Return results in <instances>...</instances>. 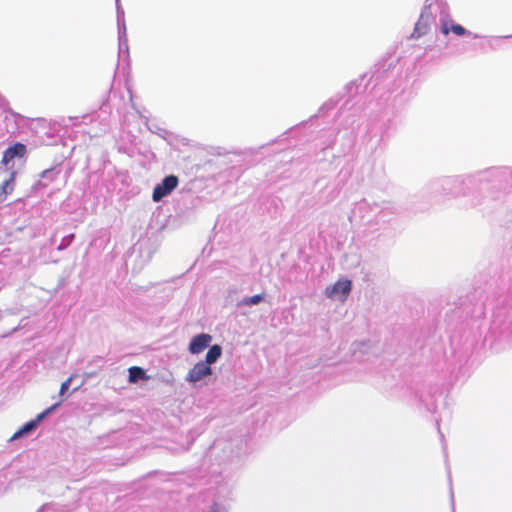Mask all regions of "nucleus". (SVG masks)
Returning a JSON list of instances; mask_svg holds the SVG:
<instances>
[{
    "mask_svg": "<svg viewBox=\"0 0 512 512\" xmlns=\"http://www.w3.org/2000/svg\"><path fill=\"white\" fill-rule=\"evenodd\" d=\"M128 381L130 383H137L140 380H147L148 376L145 370L139 366H132L128 369Z\"/></svg>",
    "mask_w": 512,
    "mask_h": 512,
    "instance_id": "11",
    "label": "nucleus"
},
{
    "mask_svg": "<svg viewBox=\"0 0 512 512\" xmlns=\"http://www.w3.org/2000/svg\"><path fill=\"white\" fill-rule=\"evenodd\" d=\"M431 17L432 13L430 11V5H425L420 14L419 20L415 24L414 31L411 35L413 38H419L428 32Z\"/></svg>",
    "mask_w": 512,
    "mask_h": 512,
    "instance_id": "5",
    "label": "nucleus"
},
{
    "mask_svg": "<svg viewBox=\"0 0 512 512\" xmlns=\"http://www.w3.org/2000/svg\"><path fill=\"white\" fill-rule=\"evenodd\" d=\"M74 238V235L73 234H70L68 236H65L63 239H62V242L60 243V245L58 246V250H64L66 249L72 242Z\"/></svg>",
    "mask_w": 512,
    "mask_h": 512,
    "instance_id": "16",
    "label": "nucleus"
},
{
    "mask_svg": "<svg viewBox=\"0 0 512 512\" xmlns=\"http://www.w3.org/2000/svg\"><path fill=\"white\" fill-rule=\"evenodd\" d=\"M57 175V172H55L54 168L46 169L41 173L42 179H47L49 181H53Z\"/></svg>",
    "mask_w": 512,
    "mask_h": 512,
    "instance_id": "15",
    "label": "nucleus"
},
{
    "mask_svg": "<svg viewBox=\"0 0 512 512\" xmlns=\"http://www.w3.org/2000/svg\"><path fill=\"white\" fill-rule=\"evenodd\" d=\"M505 336L512 342V319L504 329Z\"/></svg>",
    "mask_w": 512,
    "mask_h": 512,
    "instance_id": "19",
    "label": "nucleus"
},
{
    "mask_svg": "<svg viewBox=\"0 0 512 512\" xmlns=\"http://www.w3.org/2000/svg\"><path fill=\"white\" fill-rule=\"evenodd\" d=\"M212 374V368L205 361H199L192 369L189 370L186 381L190 383H196L202 380L204 377Z\"/></svg>",
    "mask_w": 512,
    "mask_h": 512,
    "instance_id": "6",
    "label": "nucleus"
},
{
    "mask_svg": "<svg viewBox=\"0 0 512 512\" xmlns=\"http://www.w3.org/2000/svg\"><path fill=\"white\" fill-rule=\"evenodd\" d=\"M352 288V282L348 279L338 280L333 285L326 287L325 295L330 299H345Z\"/></svg>",
    "mask_w": 512,
    "mask_h": 512,
    "instance_id": "4",
    "label": "nucleus"
},
{
    "mask_svg": "<svg viewBox=\"0 0 512 512\" xmlns=\"http://www.w3.org/2000/svg\"><path fill=\"white\" fill-rule=\"evenodd\" d=\"M263 295L262 294H256V295H253V296H247V297H244L242 298L240 301L237 302V307H242V306H254V305H258L260 302L263 301Z\"/></svg>",
    "mask_w": 512,
    "mask_h": 512,
    "instance_id": "13",
    "label": "nucleus"
},
{
    "mask_svg": "<svg viewBox=\"0 0 512 512\" xmlns=\"http://www.w3.org/2000/svg\"><path fill=\"white\" fill-rule=\"evenodd\" d=\"M209 512H228V510H227V508L224 505L218 504V503H214L211 506Z\"/></svg>",
    "mask_w": 512,
    "mask_h": 512,
    "instance_id": "18",
    "label": "nucleus"
},
{
    "mask_svg": "<svg viewBox=\"0 0 512 512\" xmlns=\"http://www.w3.org/2000/svg\"><path fill=\"white\" fill-rule=\"evenodd\" d=\"M15 172L10 174V177L6 179L0 186V203L5 201L7 195L14 189Z\"/></svg>",
    "mask_w": 512,
    "mask_h": 512,
    "instance_id": "10",
    "label": "nucleus"
},
{
    "mask_svg": "<svg viewBox=\"0 0 512 512\" xmlns=\"http://www.w3.org/2000/svg\"><path fill=\"white\" fill-rule=\"evenodd\" d=\"M451 31L455 33L458 36L463 35H472L474 38H477L478 36L476 34H472L470 31L466 30L463 26L460 24H452L451 25Z\"/></svg>",
    "mask_w": 512,
    "mask_h": 512,
    "instance_id": "14",
    "label": "nucleus"
},
{
    "mask_svg": "<svg viewBox=\"0 0 512 512\" xmlns=\"http://www.w3.org/2000/svg\"><path fill=\"white\" fill-rule=\"evenodd\" d=\"M441 22H442V25H441V32L445 35H447L450 31H451V27H448V24L447 22L443 19V17H441Z\"/></svg>",
    "mask_w": 512,
    "mask_h": 512,
    "instance_id": "20",
    "label": "nucleus"
},
{
    "mask_svg": "<svg viewBox=\"0 0 512 512\" xmlns=\"http://www.w3.org/2000/svg\"><path fill=\"white\" fill-rule=\"evenodd\" d=\"M73 380V376L69 377L66 381H64L62 384H61V387H60V392L59 394L62 396L64 395V393L69 389L70 387V384Z\"/></svg>",
    "mask_w": 512,
    "mask_h": 512,
    "instance_id": "17",
    "label": "nucleus"
},
{
    "mask_svg": "<svg viewBox=\"0 0 512 512\" xmlns=\"http://www.w3.org/2000/svg\"><path fill=\"white\" fill-rule=\"evenodd\" d=\"M18 329H19V326L14 327V328H13L11 331H9L8 333L3 334V337H7V336L11 335L12 333H14V332L18 331Z\"/></svg>",
    "mask_w": 512,
    "mask_h": 512,
    "instance_id": "23",
    "label": "nucleus"
},
{
    "mask_svg": "<svg viewBox=\"0 0 512 512\" xmlns=\"http://www.w3.org/2000/svg\"><path fill=\"white\" fill-rule=\"evenodd\" d=\"M334 103L332 102H327L325 103L321 108H320V111H324V110H328V109H331L334 107Z\"/></svg>",
    "mask_w": 512,
    "mask_h": 512,
    "instance_id": "21",
    "label": "nucleus"
},
{
    "mask_svg": "<svg viewBox=\"0 0 512 512\" xmlns=\"http://www.w3.org/2000/svg\"><path fill=\"white\" fill-rule=\"evenodd\" d=\"M179 180L175 175L166 176L153 190L152 199L154 202L161 201L164 197L172 193L178 186Z\"/></svg>",
    "mask_w": 512,
    "mask_h": 512,
    "instance_id": "2",
    "label": "nucleus"
},
{
    "mask_svg": "<svg viewBox=\"0 0 512 512\" xmlns=\"http://www.w3.org/2000/svg\"><path fill=\"white\" fill-rule=\"evenodd\" d=\"M451 501H452V506L454 507V495H453V493H451Z\"/></svg>",
    "mask_w": 512,
    "mask_h": 512,
    "instance_id": "25",
    "label": "nucleus"
},
{
    "mask_svg": "<svg viewBox=\"0 0 512 512\" xmlns=\"http://www.w3.org/2000/svg\"><path fill=\"white\" fill-rule=\"evenodd\" d=\"M26 146L22 143H15L14 145L8 147L4 153L2 158V163L8 165L10 161L15 158H23L26 154Z\"/></svg>",
    "mask_w": 512,
    "mask_h": 512,
    "instance_id": "8",
    "label": "nucleus"
},
{
    "mask_svg": "<svg viewBox=\"0 0 512 512\" xmlns=\"http://www.w3.org/2000/svg\"><path fill=\"white\" fill-rule=\"evenodd\" d=\"M10 314H13V312L11 310H0V321L3 320L5 318L6 315H10Z\"/></svg>",
    "mask_w": 512,
    "mask_h": 512,
    "instance_id": "22",
    "label": "nucleus"
},
{
    "mask_svg": "<svg viewBox=\"0 0 512 512\" xmlns=\"http://www.w3.org/2000/svg\"><path fill=\"white\" fill-rule=\"evenodd\" d=\"M119 50H120V52H121L122 50H125L126 52L128 51V48L126 49V46H125V43H124V42L122 43V47H121V48L119 47Z\"/></svg>",
    "mask_w": 512,
    "mask_h": 512,
    "instance_id": "24",
    "label": "nucleus"
},
{
    "mask_svg": "<svg viewBox=\"0 0 512 512\" xmlns=\"http://www.w3.org/2000/svg\"><path fill=\"white\" fill-rule=\"evenodd\" d=\"M221 355H222V347L218 344L212 345L209 347V350L206 354L204 361L208 365L211 366L212 364L217 362V360L221 357Z\"/></svg>",
    "mask_w": 512,
    "mask_h": 512,
    "instance_id": "12",
    "label": "nucleus"
},
{
    "mask_svg": "<svg viewBox=\"0 0 512 512\" xmlns=\"http://www.w3.org/2000/svg\"><path fill=\"white\" fill-rule=\"evenodd\" d=\"M211 341L212 336L210 334H198L191 339L188 350L191 354H199L210 346Z\"/></svg>",
    "mask_w": 512,
    "mask_h": 512,
    "instance_id": "7",
    "label": "nucleus"
},
{
    "mask_svg": "<svg viewBox=\"0 0 512 512\" xmlns=\"http://www.w3.org/2000/svg\"><path fill=\"white\" fill-rule=\"evenodd\" d=\"M477 181L476 176H449L444 177L438 181L445 194H451L454 196L465 195L466 188L474 185Z\"/></svg>",
    "mask_w": 512,
    "mask_h": 512,
    "instance_id": "1",
    "label": "nucleus"
},
{
    "mask_svg": "<svg viewBox=\"0 0 512 512\" xmlns=\"http://www.w3.org/2000/svg\"><path fill=\"white\" fill-rule=\"evenodd\" d=\"M116 2V12H117V25H118V39L120 40V48L122 47V43H125L127 47V34H126V24L124 18V10L120 5L119 0H115Z\"/></svg>",
    "mask_w": 512,
    "mask_h": 512,
    "instance_id": "9",
    "label": "nucleus"
},
{
    "mask_svg": "<svg viewBox=\"0 0 512 512\" xmlns=\"http://www.w3.org/2000/svg\"><path fill=\"white\" fill-rule=\"evenodd\" d=\"M58 404L52 405L51 407L44 410L42 413L38 414L37 417L33 420L25 423L17 432L13 434L11 437V441L20 439L31 432H33L38 425L57 407Z\"/></svg>",
    "mask_w": 512,
    "mask_h": 512,
    "instance_id": "3",
    "label": "nucleus"
}]
</instances>
